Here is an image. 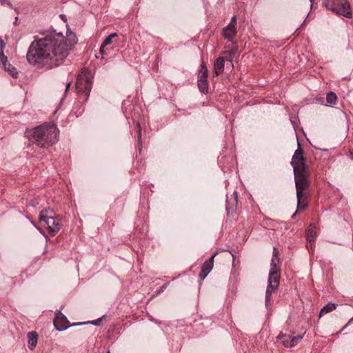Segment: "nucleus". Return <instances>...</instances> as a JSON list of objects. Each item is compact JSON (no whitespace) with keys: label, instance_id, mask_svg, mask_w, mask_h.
Listing matches in <instances>:
<instances>
[{"label":"nucleus","instance_id":"f03ea898","mask_svg":"<svg viewBox=\"0 0 353 353\" xmlns=\"http://www.w3.org/2000/svg\"><path fill=\"white\" fill-rule=\"evenodd\" d=\"M59 130L51 123H46L32 130L30 141L40 148H47L58 141Z\"/></svg>","mask_w":353,"mask_h":353},{"label":"nucleus","instance_id":"cd10ccee","mask_svg":"<svg viewBox=\"0 0 353 353\" xmlns=\"http://www.w3.org/2000/svg\"><path fill=\"white\" fill-rule=\"evenodd\" d=\"M5 43L3 41V40L1 39H0V48L1 50H3V48H5Z\"/></svg>","mask_w":353,"mask_h":353},{"label":"nucleus","instance_id":"b1692460","mask_svg":"<svg viewBox=\"0 0 353 353\" xmlns=\"http://www.w3.org/2000/svg\"><path fill=\"white\" fill-rule=\"evenodd\" d=\"M236 18L235 16H234L232 18L230 23L228 26H234L236 27Z\"/></svg>","mask_w":353,"mask_h":353},{"label":"nucleus","instance_id":"39448f33","mask_svg":"<svg viewBox=\"0 0 353 353\" xmlns=\"http://www.w3.org/2000/svg\"><path fill=\"white\" fill-rule=\"evenodd\" d=\"M323 5L338 14L347 18L352 17L350 6L347 0H323Z\"/></svg>","mask_w":353,"mask_h":353},{"label":"nucleus","instance_id":"1a4fd4ad","mask_svg":"<svg viewBox=\"0 0 353 353\" xmlns=\"http://www.w3.org/2000/svg\"><path fill=\"white\" fill-rule=\"evenodd\" d=\"M302 338L301 335L294 336V333H280L277 336V341H280L285 347H291L295 346Z\"/></svg>","mask_w":353,"mask_h":353},{"label":"nucleus","instance_id":"20e7f679","mask_svg":"<svg viewBox=\"0 0 353 353\" xmlns=\"http://www.w3.org/2000/svg\"><path fill=\"white\" fill-rule=\"evenodd\" d=\"M279 262V258L272 257L265 298V305L268 308L271 305L272 294L278 289L280 283V273L279 270L276 268V265Z\"/></svg>","mask_w":353,"mask_h":353},{"label":"nucleus","instance_id":"6e6552de","mask_svg":"<svg viewBox=\"0 0 353 353\" xmlns=\"http://www.w3.org/2000/svg\"><path fill=\"white\" fill-rule=\"evenodd\" d=\"M85 323H75L70 325V322L67 319L66 316L61 312H58L56 314L54 319V325L58 331H63L68 329L70 326L81 325Z\"/></svg>","mask_w":353,"mask_h":353},{"label":"nucleus","instance_id":"412c9836","mask_svg":"<svg viewBox=\"0 0 353 353\" xmlns=\"http://www.w3.org/2000/svg\"><path fill=\"white\" fill-rule=\"evenodd\" d=\"M337 97L336 94L333 92H330L327 94L326 101L327 103L332 104L334 103L336 101Z\"/></svg>","mask_w":353,"mask_h":353},{"label":"nucleus","instance_id":"7ed1b4c3","mask_svg":"<svg viewBox=\"0 0 353 353\" xmlns=\"http://www.w3.org/2000/svg\"><path fill=\"white\" fill-rule=\"evenodd\" d=\"M310 171L294 174L297 198V211H303L308 205L310 195Z\"/></svg>","mask_w":353,"mask_h":353},{"label":"nucleus","instance_id":"0eeeda50","mask_svg":"<svg viewBox=\"0 0 353 353\" xmlns=\"http://www.w3.org/2000/svg\"><path fill=\"white\" fill-rule=\"evenodd\" d=\"M47 210H42L39 214V220L43 221L48 227V230L51 236H54L59 232L61 225L60 221L56 219L52 216H48Z\"/></svg>","mask_w":353,"mask_h":353},{"label":"nucleus","instance_id":"dca6fc26","mask_svg":"<svg viewBox=\"0 0 353 353\" xmlns=\"http://www.w3.org/2000/svg\"><path fill=\"white\" fill-rule=\"evenodd\" d=\"M28 347L30 350H33L37 343L38 335L36 332H30L28 333Z\"/></svg>","mask_w":353,"mask_h":353},{"label":"nucleus","instance_id":"a878e982","mask_svg":"<svg viewBox=\"0 0 353 353\" xmlns=\"http://www.w3.org/2000/svg\"><path fill=\"white\" fill-rule=\"evenodd\" d=\"M138 127H139L138 141H139V143H141V130L139 123H138Z\"/></svg>","mask_w":353,"mask_h":353},{"label":"nucleus","instance_id":"c756f323","mask_svg":"<svg viewBox=\"0 0 353 353\" xmlns=\"http://www.w3.org/2000/svg\"><path fill=\"white\" fill-rule=\"evenodd\" d=\"M70 85H71V81H69L66 83V86H65V91H68V89L70 88Z\"/></svg>","mask_w":353,"mask_h":353},{"label":"nucleus","instance_id":"6ab92c4d","mask_svg":"<svg viewBox=\"0 0 353 353\" xmlns=\"http://www.w3.org/2000/svg\"><path fill=\"white\" fill-rule=\"evenodd\" d=\"M336 308V305L335 303H328L327 305H325L320 311L319 316L320 317L323 314L329 313L333 310H334Z\"/></svg>","mask_w":353,"mask_h":353},{"label":"nucleus","instance_id":"423d86ee","mask_svg":"<svg viewBox=\"0 0 353 353\" xmlns=\"http://www.w3.org/2000/svg\"><path fill=\"white\" fill-rule=\"evenodd\" d=\"M298 145V148L294 152L291 161L294 174L310 171L309 168L305 164L306 159L303 157V152L299 143Z\"/></svg>","mask_w":353,"mask_h":353},{"label":"nucleus","instance_id":"5701e85b","mask_svg":"<svg viewBox=\"0 0 353 353\" xmlns=\"http://www.w3.org/2000/svg\"><path fill=\"white\" fill-rule=\"evenodd\" d=\"M199 74H208V69L205 65V63L203 62L201 64V68H200V70H199Z\"/></svg>","mask_w":353,"mask_h":353},{"label":"nucleus","instance_id":"72a5a7b5","mask_svg":"<svg viewBox=\"0 0 353 353\" xmlns=\"http://www.w3.org/2000/svg\"><path fill=\"white\" fill-rule=\"evenodd\" d=\"M299 211H296V212L292 216V219H294L296 217V215Z\"/></svg>","mask_w":353,"mask_h":353},{"label":"nucleus","instance_id":"e433bc0d","mask_svg":"<svg viewBox=\"0 0 353 353\" xmlns=\"http://www.w3.org/2000/svg\"><path fill=\"white\" fill-rule=\"evenodd\" d=\"M232 256L233 259L235 258V256H234V255L233 254H232Z\"/></svg>","mask_w":353,"mask_h":353},{"label":"nucleus","instance_id":"4c0bfd02","mask_svg":"<svg viewBox=\"0 0 353 353\" xmlns=\"http://www.w3.org/2000/svg\"><path fill=\"white\" fill-rule=\"evenodd\" d=\"M106 353H110V350H108Z\"/></svg>","mask_w":353,"mask_h":353},{"label":"nucleus","instance_id":"2f4dec72","mask_svg":"<svg viewBox=\"0 0 353 353\" xmlns=\"http://www.w3.org/2000/svg\"><path fill=\"white\" fill-rule=\"evenodd\" d=\"M350 158L353 160V152H352V151L350 152Z\"/></svg>","mask_w":353,"mask_h":353},{"label":"nucleus","instance_id":"f3484780","mask_svg":"<svg viewBox=\"0 0 353 353\" xmlns=\"http://www.w3.org/2000/svg\"><path fill=\"white\" fill-rule=\"evenodd\" d=\"M316 232L315 227L313 225L310 224L305 230L307 239L310 243L314 241L316 238Z\"/></svg>","mask_w":353,"mask_h":353},{"label":"nucleus","instance_id":"c85d7f7f","mask_svg":"<svg viewBox=\"0 0 353 353\" xmlns=\"http://www.w3.org/2000/svg\"><path fill=\"white\" fill-rule=\"evenodd\" d=\"M104 48L105 47H102V44H101V47H100V50H99V52H100L101 54H105Z\"/></svg>","mask_w":353,"mask_h":353},{"label":"nucleus","instance_id":"bb28decb","mask_svg":"<svg viewBox=\"0 0 353 353\" xmlns=\"http://www.w3.org/2000/svg\"><path fill=\"white\" fill-rule=\"evenodd\" d=\"M100 322H101V319H98V320L90 321V323L94 325H98Z\"/></svg>","mask_w":353,"mask_h":353},{"label":"nucleus","instance_id":"7c9ffc66","mask_svg":"<svg viewBox=\"0 0 353 353\" xmlns=\"http://www.w3.org/2000/svg\"><path fill=\"white\" fill-rule=\"evenodd\" d=\"M44 210H47L46 214L48 216H49L48 215L49 213H53L52 210H50V209H45Z\"/></svg>","mask_w":353,"mask_h":353},{"label":"nucleus","instance_id":"aec40b11","mask_svg":"<svg viewBox=\"0 0 353 353\" xmlns=\"http://www.w3.org/2000/svg\"><path fill=\"white\" fill-rule=\"evenodd\" d=\"M118 35L116 32L112 33L108 35L103 41L102 47H105L112 43V39L117 37Z\"/></svg>","mask_w":353,"mask_h":353},{"label":"nucleus","instance_id":"393cba45","mask_svg":"<svg viewBox=\"0 0 353 353\" xmlns=\"http://www.w3.org/2000/svg\"><path fill=\"white\" fill-rule=\"evenodd\" d=\"M279 250H277L276 248L274 247L273 248V256L272 257H276V258H279Z\"/></svg>","mask_w":353,"mask_h":353},{"label":"nucleus","instance_id":"ddd939ff","mask_svg":"<svg viewBox=\"0 0 353 353\" xmlns=\"http://www.w3.org/2000/svg\"><path fill=\"white\" fill-rule=\"evenodd\" d=\"M237 192L234 191L233 194L231 196V198L227 200L228 205L226 210L228 214H232L235 212L237 206Z\"/></svg>","mask_w":353,"mask_h":353},{"label":"nucleus","instance_id":"9b49d317","mask_svg":"<svg viewBox=\"0 0 353 353\" xmlns=\"http://www.w3.org/2000/svg\"><path fill=\"white\" fill-rule=\"evenodd\" d=\"M216 254L217 252H216L208 261H206L203 264L201 273L199 275L201 280H203L212 270L214 265V259Z\"/></svg>","mask_w":353,"mask_h":353},{"label":"nucleus","instance_id":"c9c22d12","mask_svg":"<svg viewBox=\"0 0 353 353\" xmlns=\"http://www.w3.org/2000/svg\"><path fill=\"white\" fill-rule=\"evenodd\" d=\"M310 1L311 2V6H312V4H313V2L314 1V0H310Z\"/></svg>","mask_w":353,"mask_h":353},{"label":"nucleus","instance_id":"f8f14e48","mask_svg":"<svg viewBox=\"0 0 353 353\" xmlns=\"http://www.w3.org/2000/svg\"><path fill=\"white\" fill-rule=\"evenodd\" d=\"M198 88L202 93H208V74H199L197 80Z\"/></svg>","mask_w":353,"mask_h":353},{"label":"nucleus","instance_id":"473e14b6","mask_svg":"<svg viewBox=\"0 0 353 353\" xmlns=\"http://www.w3.org/2000/svg\"><path fill=\"white\" fill-rule=\"evenodd\" d=\"M299 211H296V212L292 216V219H294L296 217V215Z\"/></svg>","mask_w":353,"mask_h":353},{"label":"nucleus","instance_id":"9d476101","mask_svg":"<svg viewBox=\"0 0 353 353\" xmlns=\"http://www.w3.org/2000/svg\"><path fill=\"white\" fill-rule=\"evenodd\" d=\"M76 88L78 92H82L88 96L91 90V83L88 79L79 77L76 82Z\"/></svg>","mask_w":353,"mask_h":353},{"label":"nucleus","instance_id":"4468645a","mask_svg":"<svg viewBox=\"0 0 353 353\" xmlns=\"http://www.w3.org/2000/svg\"><path fill=\"white\" fill-rule=\"evenodd\" d=\"M224 37L229 41H233L236 34V28L234 26H227L223 29Z\"/></svg>","mask_w":353,"mask_h":353},{"label":"nucleus","instance_id":"f257e3e1","mask_svg":"<svg viewBox=\"0 0 353 353\" xmlns=\"http://www.w3.org/2000/svg\"><path fill=\"white\" fill-rule=\"evenodd\" d=\"M76 43L77 38L73 33L68 34L67 38L62 33H48L31 43L26 54L27 61L37 68L58 67L64 62Z\"/></svg>","mask_w":353,"mask_h":353},{"label":"nucleus","instance_id":"4be33fe9","mask_svg":"<svg viewBox=\"0 0 353 353\" xmlns=\"http://www.w3.org/2000/svg\"><path fill=\"white\" fill-rule=\"evenodd\" d=\"M0 59L2 64H5L6 62H8V58L6 56H5L3 50H1Z\"/></svg>","mask_w":353,"mask_h":353},{"label":"nucleus","instance_id":"2eb2a0df","mask_svg":"<svg viewBox=\"0 0 353 353\" xmlns=\"http://www.w3.org/2000/svg\"><path fill=\"white\" fill-rule=\"evenodd\" d=\"M224 62H225V59H224V58H223L221 57L216 59V60L214 63V70L216 76L219 75L221 73H222L223 72Z\"/></svg>","mask_w":353,"mask_h":353},{"label":"nucleus","instance_id":"a211bd4d","mask_svg":"<svg viewBox=\"0 0 353 353\" xmlns=\"http://www.w3.org/2000/svg\"><path fill=\"white\" fill-rule=\"evenodd\" d=\"M5 70L13 78L17 79L18 77V71L15 67L12 64L6 62L5 64H2Z\"/></svg>","mask_w":353,"mask_h":353},{"label":"nucleus","instance_id":"f704fd0d","mask_svg":"<svg viewBox=\"0 0 353 353\" xmlns=\"http://www.w3.org/2000/svg\"><path fill=\"white\" fill-rule=\"evenodd\" d=\"M7 1H8V0H0V2H1V3H5V2H6Z\"/></svg>","mask_w":353,"mask_h":353}]
</instances>
